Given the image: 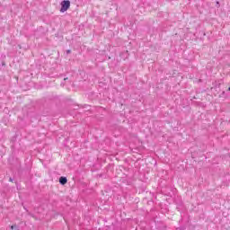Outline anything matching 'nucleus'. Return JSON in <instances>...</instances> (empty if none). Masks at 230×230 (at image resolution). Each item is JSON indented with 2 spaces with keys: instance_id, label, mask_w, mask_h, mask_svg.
<instances>
[{
  "instance_id": "7",
  "label": "nucleus",
  "mask_w": 230,
  "mask_h": 230,
  "mask_svg": "<svg viewBox=\"0 0 230 230\" xmlns=\"http://www.w3.org/2000/svg\"><path fill=\"white\" fill-rule=\"evenodd\" d=\"M228 91H230V87L228 88Z\"/></svg>"
},
{
  "instance_id": "5",
  "label": "nucleus",
  "mask_w": 230,
  "mask_h": 230,
  "mask_svg": "<svg viewBox=\"0 0 230 230\" xmlns=\"http://www.w3.org/2000/svg\"><path fill=\"white\" fill-rule=\"evenodd\" d=\"M67 55H69V53H71V50H66Z\"/></svg>"
},
{
  "instance_id": "4",
  "label": "nucleus",
  "mask_w": 230,
  "mask_h": 230,
  "mask_svg": "<svg viewBox=\"0 0 230 230\" xmlns=\"http://www.w3.org/2000/svg\"><path fill=\"white\" fill-rule=\"evenodd\" d=\"M10 182H13V179L10 178L9 179Z\"/></svg>"
},
{
  "instance_id": "6",
  "label": "nucleus",
  "mask_w": 230,
  "mask_h": 230,
  "mask_svg": "<svg viewBox=\"0 0 230 230\" xmlns=\"http://www.w3.org/2000/svg\"><path fill=\"white\" fill-rule=\"evenodd\" d=\"M64 80H67V78H65Z\"/></svg>"
},
{
  "instance_id": "1",
  "label": "nucleus",
  "mask_w": 230,
  "mask_h": 230,
  "mask_svg": "<svg viewBox=\"0 0 230 230\" xmlns=\"http://www.w3.org/2000/svg\"><path fill=\"white\" fill-rule=\"evenodd\" d=\"M71 6V2L69 0H64L61 2V13H64V12H67L69 10V7Z\"/></svg>"
},
{
  "instance_id": "2",
  "label": "nucleus",
  "mask_w": 230,
  "mask_h": 230,
  "mask_svg": "<svg viewBox=\"0 0 230 230\" xmlns=\"http://www.w3.org/2000/svg\"><path fill=\"white\" fill-rule=\"evenodd\" d=\"M59 183L62 184V186H64L65 184H67V178L66 177H64V176H61L59 178Z\"/></svg>"
},
{
  "instance_id": "3",
  "label": "nucleus",
  "mask_w": 230,
  "mask_h": 230,
  "mask_svg": "<svg viewBox=\"0 0 230 230\" xmlns=\"http://www.w3.org/2000/svg\"><path fill=\"white\" fill-rule=\"evenodd\" d=\"M11 229L12 230H13V229H17V230H19V226H11Z\"/></svg>"
}]
</instances>
